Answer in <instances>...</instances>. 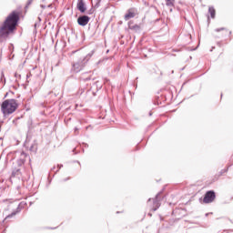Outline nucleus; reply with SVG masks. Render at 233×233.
<instances>
[{
	"mask_svg": "<svg viewBox=\"0 0 233 233\" xmlns=\"http://www.w3.org/2000/svg\"><path fill=\"white\" fill-rule=\"evenodd\" d=\"M19 21V13L13 11L5 19L4 24L0 26V43L3 39H6L12 32L15 30Z\"/></svg>",
	"mask_w": 233,
	"mask_h": 233,
	"instance_id": "f257e3e1",
	"label": "nucleus"
},
{
	"mask_svg": "<svg viewBox=\"0 0 233 233\" xmlns=\"http://www.w3.org/2000/svg\"><path fill=\"white\" fill-rule=\"evenodd\" d=\"M17 100L15 99H6L2 103L1 110L4 116H10V114H14L15 110H17Z\"/></svg>",
	"mask_w": 233,
	"mask_h": 233,
	"instance_id": "f03ea898",
	"label": "nucleus"
},
{
	"mask_svg": "<svg viewBox=\"0 0 233 233\" xmlns=\"http://www.w3.org/2000/svg\"><path fill=\"white\" fill-rule=\"evenodd\" d=\"M92 56H94V50L88 53L86 56L79 58L78 61L73 63V72H75L76 74L81 72V70H83V68L86 66L88 61H90V59L92 58Z\"/></svg>",
	"mask_w": 233,
	"mask_h": 233,
	"instance_id": "7ed1b4c3",
	"label": "nucleus"
},
{
	"mask_svg": "<svg viewBox=\"0 0 233 233\" xmlns=\"http://www.w3.org/2000/svg\"><path fill=\"white\" fill-rule=\"evenodd\" d=\"M92 56H94V50L88 53L86 56L79 58L78 61L73 63V72H75L76 74L81 72V70H83V68L86 66L88 61H90V59L92 58Z\"/></svg>",
	"mask_w": 233,
	"mask_h": 233,
	"instance_id": "20e7f679",
	"label": "nucleus"
},
{
	"mask_svg": "<svg viewBox=\"0 0 233 233\" xmlns=\"http://www.w3.org/2000/svg\"><path fill=\"white\" fill-rule=\"evenodd\" d=\"M92 56H94V50L88 53L86 56L79 58L78 61L73 63V72H75L76 74L81 72V70H83V68L86 66L88 61H90V59L92 58Z\"/></svg>",
	"mask_w": 233,
	"mask_h": 233,
	"instance_id": "39448f33",
	"label": "nucleus"
},
{
	"mask_svg": "<svg viewBox=\"0 0 233 233\" xmlns=\"http://www.w3.org/2000/svg\"><path fill=\"white\" fill-rule=\"evenodd\" d=\"M137 15V9L136 7H131L127 10V13L125 15V21H128L129 19H134V17Z\"/></svg>",
	"mask_w": 233,
	"mask_h": 233,
	"instance_id": "423d86ee",
	"label": "nucleus"
},
{
	"mask_svg": "<svg viewBox=\"0 0 233 233\" xmlns=\"http://www.w3.org/2000/svg\"><path fill=\"white\" fill-rule=\"evenodd\" d=\"M216 199V193L214 191H208L204 197V203H212Z\"/></svg>",
	"mask_w": 233,
	"mask_h": 233,
	"instance_id": "0eeeda50",
	"label": "nucleus"
},
{
	"mask_svg": "<svg viewBox=\"0 0 233 233\" xmlns=\"http://www.w3.org/2000/svg\"><path fill=\"white\" fill-rule=\"evenodd\" d=\"M161 207V192H159L155 199L153 200V208L152 210L153 212H156V210H157V208H159Z\"/></svg>",
	"mask_w": 233,
	"mask_h": 233,
	"instance_id": "6e6552de",
	"label": "nucleus"
},
{
	"mask_svg": "<svg viewBox=\"0 0 233 233\" xmlns=\"http://www.w3.org/2000/svg\"><path fill=\"white\" fill-rule=\"evenodd\" d=\"M26 159H28L30 162V156H28V154L22 151L20 153V157L17 160L18 167H23V165H25V162L26 161Z\"/></svg>",
	"mask_w": 233,
	"mask_h": 233,
	"instance_id": "1a4fd4ad",
	"label": "nucleus"
},
{
	"mask_svg": "<svg viewBox=\"0 0 233 233\" xmlns=\"http://www.w3.org/2000/svg\"><path fill=\"white\" fill-rule=\"evenodd\" d=\"M76 8L81 14L86 12V2L85 0H77Z\"/></svg>",
	"mask_w": 233,
	"mask_h": 233,
	"instance_id": "9d476101",
	"label": "nucleus"
},
{
	"mask_svg": "<svg viewBox=\"0 0 233 233\" xmlns=\"http://www.w3.org/2000/svg\"><path fill=\"white\" fill-rule=\"evenodd\" d=\"M90 22L88 15H82L77 18V23L80 26H86Z\"/></svg>",
	"mask_w": 233,
	"mask_h": 233,
	"instance_id": "9b49d317",
	"label": "nucleus"
},
{
	"mask_svg": "<svg viewBox=\"0 0 233 233\" xmlns=\"http://www.w3.org/2000/svg\"><path fill=\"white\" fill-rule=\"evenodd\" d=\"M11 177H18L21 178V169L15 168L12 171Z\"/></svg>",
	"mask_w": 233,
	"mask_h": 233,
	"instance_id": "f8f14e48",
	"label": "nucleus"
},
{
	"mask_svg": "<svg viewBox=\"0 0 233 233\" xmlns=\"http://www.w3.org/2000/svg\"><path fill=\"white\" fill-rule=\"evenodd\" d=\"M208 14H210L211 19H215L216 18V9H214V7L210 6L208 8Z\"/></svg>",
	"mask_w": 233,
	"mask_h": 233,
	"instance_id": "ddd939ff",
	"label": "nucleus"
},
{
	"mask_svg": "<svg viewBox=\"0 0 233 233\" xmlns=\"http://www.w3.org/2000/svg\"><path fill=\"white\" fill-rule=\"evenodd\" d=\"M0 82L3 84V85H6V78H5V72H1V76H0Z\"/></svg>",
	"mask_w": 233,
	"mask_h": 233,
	"instance_id": "4468645a",
	"label": "nucleus"
},
{
	"mask_svg": "<svg viewBox=\"0 0 233 233\" xmlns=\"http://www.w3.org/2000/svg\"><path fill=\"white\" fill-rule=\"evenodd\" d=\"M137 28H139V25H129V29H130V30H136V29H137Z\"/></svg>",
	"mask_w": 233,
	"mask_h": 233,
	"instance_id": "2eb2a0df",
	"label": "nucleus"
},
{
	"mask_svg": "<svg viewBox=\"0 0 233 233\" xmlns=\"http://www.w3.org/2000/svg\"><path fill=\"white\" fill-rule=\"evenodd\" d=\"M15 77H16V79H21V75L15 73Z\"/></svg>",
	"mask_w": 233,
	"mask_h": 233,
	"instance_id": "dca6fc26",
	"label": "nucleus"
},
{
	"mask_svg": "<svg viewBox=\"0 0 233 233\" xmlns=\"http://www.w3.org/2000/svg\"><path fill=\"white\" fill-rule=\"evenodd\" d=\"M221 30H225V27L217 28V29L215 30V32H221Z\"/></svg>",
	"mask_w": 233,
	"mask_h": 233,
	"instance_id": "f3484780",
	"label": "nucleus"
},
{
	"mask_svg": "<svg viewBox=\"0 0 233 233\" xmlns=\"http://www.w3.org/2000/svg\"><path fill=\"white\" fill-rule=\"evenodd\" d=\"M33 1H34V0H28V1H27V6H30V5H32Z\"/></svg>",
	"mask_w": 233,
	"mask_h": 233,
	"instance_id": "a211bd4d",
	"label": "nucleus"
},
{
	"mask_svg": "<svg viewBox=\"0 0 233 233\" xmlns=\"http://www.w3.org/2000/svg\"><path fill=\"white\" fill-rule=\"evenodd\" d=\"M12 216H15V213H12L11 215H8L5 219H8V218H12Z\"/></svg>",
	"mask_w": 233,
	"mask_h": 233,
	"instance_id": "6ab92c4d",
	"label": "nucleus"
},
{
	"mask_svg": "<svg viewBox=\"0 0 233 233\" xmlns=\"http://www.w3.org/2000/svg\"><path fill=\"white\" fill-rule=\"evenodd\" d=\"M58 170H60V168H63V165H58Z\"/></svg>",
	"mask_w": 233,
	"mask_h": 233,
	"instance_id": "aec40b11",
	"label": "nucleus"
},
{
	"mask_svg": "<svg viewBox=\"0 0 233 233\" xmlns=\"http://www.w3.org/2000/svg\"><path fill=\"white\" fill-rule=\"evenodd\" d=\"M40 6H41V8H43V9L46 8V5H41Z\"/></svg>",
	"mask_w": 233,
	"mask_h": 233,
	"instance_id": "412c9836",
	"label": "nucleus"
},
{
	"mask_svg": "<svg viewBox=\"0 0 233 233\" xmlns=\"http://www.w3.org/2000/svg\"><path fill=\"white\" fill-rule=\"evenodd\" d=\"M30 150L31 152L34 150V145L31 146Z\"/></svg>",
	"mask_w": 233,
	"mask_h": 233,
	"instance_id": "4be33fe9",
	"label": "nucleus"
},
{
	"mask_svg": "<svg viewBox=\"0 0 233 233\" xmlns=\"http://www.w3.org/2000/svg\"><path fill=\"white\" fill-rule=\"evenodd\" d=\"M32 76V74H27L26 77H30Z\"/></svg>",
	"mask_w": 233,
	"mask_h": 233,
	"instance_id": "5701e85b",
	"label": "nucleus"
},
{
	"mask_svg": "<svg viewBox=\"0 0 233 233\" xmlns=\"http://www.w3.org/2000/svg\"><path fill=\"white\" fill-rule=\"evenodd\" d=\"M150 201H152V198H149V199L147 200L148 203H150Z\"/></svg>",
	"mask_w": 233,
	"mask_h": 233,
	"instance_id": "b1692460",
	"label": "nucleus"
},
{
	"mask_svg": "<svg viewBox=\"0 0 233 233\" xmlns=\"http://www.w3.org/2000/svg\"><path fill=\"white\" fill-rule=\"evenodd\" d=\"M22 205H24V202H21V203L19 204V207H21Z\"/></svg>",
	"mask_w": 233,
	"mask_h": 233,
	"instance_id": "393cba45",
	"label": "nucleus"
},
{
	"mask_svg": "<svg viewBox=\"0 0 233 233\" xmlns=\"http://www.w3.org/2000/svg\"><path fill=\"white\" fill-rule=\"evenodd\" d=\"M83 92H85V90H84V89H81V94H83Z\"/></svg>",
	"mask_w": 233,
	"mask_h": 233,
	"instance_id": "a878e982",
	"label": "nucleus"
},
{
	"mask_svg": "<svg viewBox=\"0 0 233 233\" xmlns=\"http://www.w3.org/2000/svg\"><path fill=\"white\" fill-rule=\"evenodd\" d=\"M53 170H56V167H53Z\"/></svg>",
	"mask_w": 233,
	"mask_h": 233,
	"instance_id": "bb28decb",
	"label": "nucleus"
},
{
	"mask_svg": "<svg viewBox=\"0 0 233 233\" xmlns=\"http://www.w3.org/2000/svg\"><path fill=\"white\" fill-rule=\"evenodd\" d=\"M148 216L152 217V214L149 213Z\"/></svg>",
	"mask_w": 233,
	"mask_h": 233,
	"instance_id": "cd10ccee",
	"label": "nucleus"
},
{
	"mask_svg": "<svg viewBox=\"0 0 233 233\" xmlns=\"http://www.w3.org/2000/svg\"><path fill=\"white\" fill-rule=\"evenodd\" d=\"M75 130H77V128H75Z\"/></svg>",
	"mask_w": 233,
	"mask_h": 233,
	"instance_id": "c85d7f7f",
	"label": "nucleus"
}]
</instances>
